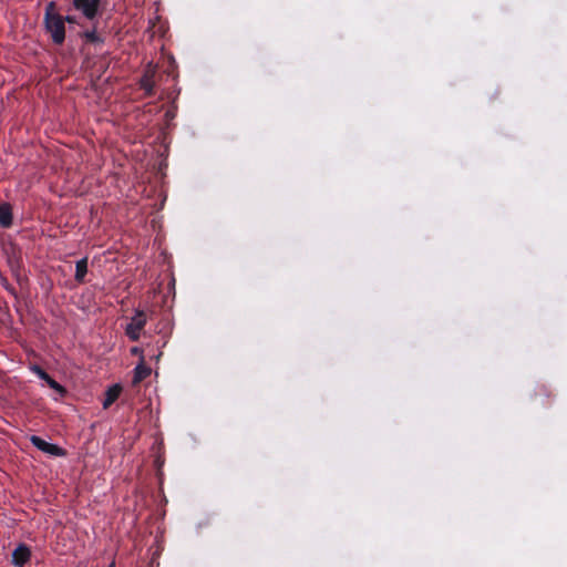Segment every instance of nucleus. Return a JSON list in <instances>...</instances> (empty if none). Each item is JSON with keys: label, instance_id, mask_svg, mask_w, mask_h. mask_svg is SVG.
<instances>
[{"label": "nucleus", "instance_id": "7", "mask_svg": "<svg viewBox=\"0 0 567 567\" xmlns=\"http://www.w3.org/2000/svg\"><path fill=\"white\" fill-rule=\"evenodd\" d=\"M122 392V388L120 384H114L110 386L105 392V399L103 401V408H110L120 396Z\"/></svg>", "mask_w": 567, "mask_h": 567}, {"label": "nucleus", "instance_id": "10", "mask_svg": "<svg viewBox=\"0 0 567 567\" xmlns=\"http://www.w3.org/2000/svg\"><path fill=\"white\" fill-rule=\"evenodd\" d=\"M87 272V258H82L75 265V280L82 282Z\"/></svg>", "mask_w": 567, "mask_h": 567}, {"label": "nucleus", "instance_id": "3", "mask_svg": "<svg viewBox=\"0 0 567 567\" xmlns=\"http://www.w3.org/2000/svg\"><path fill=\"white\" fill-rule=\"evenodd\" d=\"M30 369L34 374H37L41 380H43L49 388H51L56 393V395L53 396L54 400H60L65 395L66 390L64 389V386H62L60 383L53 380L39 365H32Z\"/></svg>", "mask_w": 567, "mask_h": 567}, {"label": "nucleus", "instance_id": "9", "mask_svg": "<svg viewBox=\"0 0 567 567\" xmlns=\"http://www.w3.org/2000/svg\"><path fill=\"white\" fill-rule=\"evenodd\" d=\"M155 70L153 68H150L146 70L144 76L141 80V86L147 92L151 93L154 86V78Z\"/></svg>", "mask_w": 567, "mask_h": 567}, {"label": "nucleus", "instance_id": "4", "mask_svg": "<svg viewBox=\"0 0 567 567\" xmlns=\"http://www.w3.org/2000/svg\"><path fill=\"white\" fill-rule=\"evenodd\" d=\"M30 442L40 451L52 456H65L66 452L56 444L44 441L43 439L32 435Z\"/></svg>", "mask_w": 567, "mask_h": 567}, {"label": "nucleus", "instance_id": "12", "mask_svg": "<svg viewBox=\"0 0 567 567\" xmlns=\"http://www.w3.org/2000/svg\"><path fill=\"white\" fill-rule=\"evenodd\" d=\"M131 352H132V354L138 355L140 361L142 360V358H144L142 349H140L137 347L132 348Z\"/></svg>", "mask_w": 567, "mask_h": 567}, {"label": "nucleus", "instance_id": "11", "mask_svg": "<svg viewBox=\"0 0 567 567\" xmlns=\"http://www.w3.org/2000/svg\"><path fill=\"white\" fill-rule=\"evenodd\" d=\"M12 223V214L9 205H0V225L8 227Z\"/></svg>", "mask_w": 567, "mask_h": 567}, {"label": "nucleus", "instance_id": "6", "mask_svg": "<svg viewBox=\"0 0 567 567\" xmlns=\"http://www.w3.org/2000/svg\"><path fill=\"white\" fill-rule=\"evenodd\" d=\"M31 557V551L25 545H19L12 553V563L22 567Z\"/></svg>", "mask_w": 567, "mask_h": 567}, {"label": "nucleus", "instance_id": "2", "mask_svg": "<svg viewBox=\"0 0 567 567\" xmlns=\"http://www.w3.org/2000/svg\"><path fill=\"white\" fill-rule=\"evenodd\" d=\"M146 322L147 318L145 312L142 310H136L135 315L132 317L130 323L125 328L126 336L132 341H137Z\"/></svg>", "mask_w": 567, "mask_h": 567}, {"label": "nucleus", "instance_id": "1", "mask_svg": "<svg viewBox=\"0 0 567 567\" xmlns=\"http://www.w3.org/2000/svg\"><path fill=\"white\" fill-rule=\"evenodd\" d=\"M45 30L55 44L63 43L65 39V23L62 16L55 11V4L50 2L44 14Z\"/></svg>", "mask_w": 567, "mask_h": 567}, {"label": "nucleus", "instance_id": "8", "mask_svg": "<svg viewBox=\"0 0 567 567\" xmlns=\"http://www.w3.org/2000/svg\"><path fill=\"white\" fill-rule=\"evenodd\" d=\"M151 374V368L146 367L144 363V358L140 361V363L134 369L133 383L137 384L141 381L145 380Z\"/></svg>", "mask_w": 567, "mask_h": 567}, {"label": "nucleus", "instance_id": "5", "mask_svg": "<svg viewBox=\"0 0 567 567\" xmlns=\"http://www.w3.org/2000/svg\"><path fill=\"white\" fill-rule=\"evenodd\" d=\"M76 10L90 20L94 19L99 11L100 0H73Z\"/></svg>", "mask_w": 567, "mask_h": 567}, {"label": "nucleus", "instance_id": "13", "mask_svg": "<svg viewBox=\"0 0 567 567\" xmlns=\"http://www.w3.org/2000/svg\"><path fill=\"white\" fill-rule=\"evenodd\" d=\"M107 567H115V563H111Z\"/></svg>", "mask_w": 567, "mask_h": 567}]
</instances>
